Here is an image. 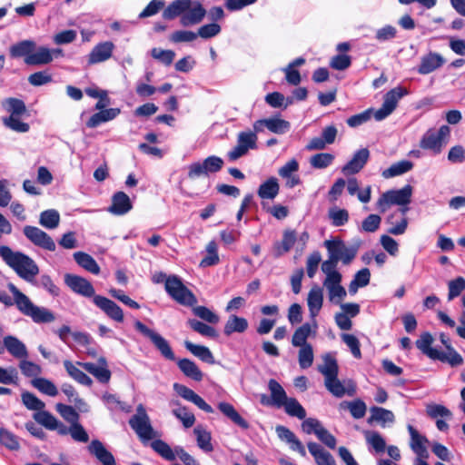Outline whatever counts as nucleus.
I'll return each mask as SVG.
<instances>
[{
	"mask_svg": "<svg viewBox=\"0 0 465 465\" xmlns=\"http://www.w3.org/2000/svg\"><path fill=\"white\" fill-rule=\"evenodd\" d=\"M135 329L143 336L147 337L153 346L158 350L161 355L170 361L175 360V355L170 346L169 341L155 331L148 328L140 321L134 322Z\"/></svg>",
	"mask_w": 465,
	"mask_h": 465,
	"instance_id": "6e6552de",
	"label": "nucleus"
},
{
	"mask_svg": "<svg viewBox=\"0 0 465 465\" xmlns=\"http://www.w3.org/2000/svg\"><path fill=\"white\" fill-rule=\"evenodd\" d=\"M133 208L130 197L124 192H117L112 197L108 211L114 215H124Z\"/></svg>",
	"mask_w": 465,
	"mask_h": 465,
	"instance_id": "393cba45",
	"label": "nucleus"
},
{
	"mask_svg": "<svg viewBox=\"0 0 465 465\" xmlns=\"http://www.w3.org/2000/svg\"><path fill=\"white\" fill-rule=\"evenodd\" d=\"M326 389L335 397L341 398L345 394L352 396L355 393V385L351 381L343 384L338 375L324 380Z\"/></svg>",
	"mask_w": 465,
	"mask_h": 465,
	"instance_id": "aec40b11",
	"label": "nucleus"
},
{
	"mask_svg": "<svg viewBox=\"0 0 465 465\" xmlns=\"http://www.w3.org/2000/svg\"><path fill=\"white\" fill-rule=\"evenodd\" d=\"M0 257L26 282H33L39 273V268L32 258L21 252H15L8 246H0Z\"/></svg>",
	"mask_w": 465,
	"mask_h": 465,
	"instance_id": "f03ea898",
	"label": "nucleus"
},
{
	"mask_svg": "<svg viewBox=\"0 0 465 465\" xmlns=\"http://www.w3.org/2000/svg\"><path fill=\"white\" fill-rule=\"evenodd\" d=\"M248 327L249 323L245 318L240 317L236 314H231L224 324L223 333L226 336H230L234 332L242 333L248 329Z\"/></svg>",
	"mask_w": 465,
	"mask_h": 465,
	"instance_id": "e433bc0d",
	"label": "nucleus"
},
{
	"mask_svg": "<svg viewBox=\"0 0 465 465\" xmlns=\"http://www.w3.org/2000/svg\"><path fill=\"white\" fill-rule=\"evenodd\" d=\"M296 241L297 236L295 232L292 230H285L283 232L282 240L275 242L273 245L274 256L281 257L284 253L288 252L292 248Z\"/></svg>",
	"mask_w": 465,
	"mask_h": 465,
	"instance_id": "4c0bfd02",
	"label": "nucleus"
},
{
	"mask_svg": "<svg viewBox=\"0 0 465 465\" xmlns=\"http://www.w3.org/2000/svg\"><path fill=\"white\" fill-rule=\"evenodd\" d=\"M299 169L300 163L294 158L290 159L279 168L278 174L284 181L286 188L292 189L302 183L301 178L298 174Z\"/></svg>",
	"mask_w": 465,
	"mask_h": 465,
	"instance_id": "f8f14e48",
	"label": "nucleus"
},
{
	"mask_svg": "<svg viewBox=\"0 0 465 465\" xmlns=\"http://www.w3.org/2000/svg\"><path fill=\"white\" fill-rule=\"evenodd\" d=\"M268 387L271 392L272 404L281 408L289 399L282 386L275 380H270Z\"/></svg>",
	"mask_w": 465,
	"mask_h": 465,
	"instance_id": "8fccbe9b",
	"label": "nucleus"
},
{
	"mask_svg": "<svg viewBox=\"0 0 465 465\" xmlns=\"http://www.w3.org/2000/svg\"><path fill=\"white\" fill-rule=\"evenodd\" d=\"M64 366L68 375L80 384L90 386L92 384V379L82 371L72 361L65 360L64 361Z\"/></svg>",
	"mask_w": 465,
	"mask_h": 465,
	"instance_id": "864d4df0",
	"label": "nucleus"
},
{
	"mask_svg": "<svg viewBox=\"0 0 465 465\" xmlns=\"http://www.w3.org/2000/svg\"><path fill=\"white\" fill-rule=\"evenodd\" d=\"M426 412L429 417L434 420L441 418L450 420L452 417L451 411L441 404H428L426 407Z\"/></svg>",
	"mask_w": 465,
	"mask_h": 465,
	"instance_id": "338daca9",
	"label": "nucleus"
},
{
	"mask_svg": "<svg viewBox=\"0 0 465 465\" xmlns=\"http://www.w3.org/2000/svg\"><path fill=\"white\" fill-rule=\"evenodd\" d=\"M4 348L15 358L22 360L28 357L25 344L18 338L7 335L3 339Z\"/></svg>",
	"mask_w": 465,
	"mask_h": 465,
	"instance_id": "bb28decb",
	"label": "nucleus"
},
{
	"mask_svg": "<svg viewBox=\"0 0 465 465\" xmlns=\"http://www.w3.org/2000/svg\"><path fill=\"white\" fill-rule=\"evenodd\" d=\"M33 386L44 394L54 397L58 394L56 386L48 379L35 378L32 381Z\"/></svg>",
	"mask_w": 465,
	"mask_h": 465,
	"instance_id": "e2e57ef3",
	"label": "nucleus"
},
{
	"mask_svg": "<svg viewBox=\"0 0 465 465\" xmlns=\"http://www.w3.org/2000/svg\"><path fill=\"white\" fill-rule=\"evenodd\" d=\"M363 434L370 451H373L376 454L384 452L386 450V441L379 432L365 430Z\"/></svg>",
	"mask_w": 465,
	"mask_h": 465,
	"instance_id": "ea45409f",
	"label": "nucleus"
},
{
	"mask_svg": "<svg viewBox=\"0 0 465 465\" xmlns=\"http://www.w3.org/2000/svg\"><path fill=\"white\" fill-rule=\"evenodd\" d=\"M8 289L13 294V298L5 292H0V302L5 305L15 304L22 314L30 317L35 323H49L55 320L54 314L50 310L34 304L15 284L9 283Z\"/></svg>",
	"mask_w": 465,
	"mask_h": 465,
	"instance_id": "f257e3e1",
	"label": "nucleus"
},
{
	"mask_svg": "<svg viewBox=\"0 0 465 465\" xmlns=\"http://www.w3.org/2000/svg\"><path fill=\"white\" fill-rule=\"evenodd\" d=\"M23 232L25 236L35 245L50 252L55 250L56 245L52 237L38 227L26 225Z\"/></svg>",
	"mask_w": 465,
	"mask_h": 465,
	"instance_id": "9b49d317",
	"label": "nucleus"
},
{
	"mask_svg": "<svg viewBox=\"0 0 465 465\" xmlns=\"http://www.w3.org/2000/svg\"><path fill=\"white\" fill-rule=\"evenodd\" d=\"M193 433L196 436L197 445L201 450L205 452H210L213 450L210 431L202 425H198L193 429Z\"/></svg>",
	"mask_w": 465,
	"mask_h": 465,
	"instance_id": "5fc2aeb1",
	"label": "nucleus"
},
{
	"mask_svg": "<svg viewBox=\"0 0 465 465\" xmlns=\"http://www.w3.org/2000/svg\"><path fill=\"white\" fill-rule=\"evenodd\" d=\"M445 63L444 58L437 53H429L420 59L418 72L420 74H428L441 67Z\"/></svg>",
	"mask_w": 465,
	"mask_h": 465,
	"instance_id": "cd10ccee",
	"label": "nucleus"
},
{
	"mask_svg": "<svg viewBox=\"0 0 465 465\" xmlns=\"http://www.w3.org/2000/svg\"><path fill=\"white\" fill-rule=\"evenodd\" d=\"M35 43L32 40H23L13 45H11L9 49V53L11 57L13 58H20L32 55L33 51L35 49Z\"/></svg>",
	"mask_w": 465,
	"mask_h": 465,
	"instance_id": "c03bdc74",
	"label": "nucleus"
},
{
	"mask_svg": "<svg viewBox=\"0 0 465 465\" xmlns=\"http://www.w3.org/2000/svg\"><path fill=\"white\" fill-rule=\"evenodd\" d=\"M218 410L234 424L243 430L249 429V423L236 411V409L229 402L221 401L218 403Z\"/></svg>",
	"mask_w": 465,
	"mask_h": 465,
	"instance_id": "c9c22d12",
	"label": "nucleus"
},
{
	"mask_svg": "<svg viewBox=\"0 0 465 465\" xmlns=\"http://www.w3.org/2000/svg\"><path fill=\"white\" fill-rule=\"evenodd\" d=\"M177 365L181 371L188 378H191L196 381L203 380V372L193 361L189 359H181L177 361Z\"/></svg>",
	"mask_w": 465,
	"mask_h": 465,
	"instance_id": "de8ad7c7",
	"label": "nucleus"
},
{
	"mask_svg": "<svg viewBox=\"0 0 465 465\" xmlns=\"http://www.w3.org/2000/svg\"><path fill=\"white\" fill-rule=\"evenodd\" d=\"M114 49V45L111 41H105L94 46L88 54V63L95 64L103 63L111 58Z\"/></svg>",
	"mask_w": 465,
	"mask_h": 465,
	"instance_id": "4be33fe9",
	"label": "nucleus"
},
{
	"mask_svg": "<svg viewBox=\"0 0 465 465\" xmlns=\"http://www.w3.org/2000/svg\"><path fill=\"white\" fill-rule=\"evenodd\" d=\"M206 255L205 257L201 261L200 266L201 267H210L217 264L220 261L219 255H218V247L217 243L214 241H211L208 242L206 246Z\"/></svg>",
	"mask_w": 465,
	"mask_h": 465,
	"instance_id": "bf43d9fd",
	"label": "nucleus"
},
{
	"mask_svg": "<svg viewBox=\"0 0 465 465\" xmlns=\"http://www.w3.org/2000/svg\"><path fill=\"white\" fill-rule=\"evenodd\" d=\"M34 420L48 430H54L57 425V419L48 411L42 410L34 414Z\"/></svg>",
	"mask_w": 465,
	"mask_h": 465,
	"instance_id": "774afa93",
	"label": "nucleus"
},
{
	"mask_svg": "<svg viewBox=\"0 0 465 465\" xmlns=\"http://www.w3.org/2000/svg\"><path fill=\"white\" fill-rule=\"evenodd\" d=\"M189 5L180 19V23L183 26L198 25L206 15V10L200 2L190 0Z\"/></svg>",
	"mask_w": 465,
	"mask_h": 465,
	"instance_id": "a211bd4d",
	"label": "nucleus"
},
{
	"mask_svg": "<svg viewBox=\"0 0 465 465\" xmlns=\"http://www.w3.org/2000/svg\"><path fill=\"white\" fill-rule=\"evenodd\" d=\"M342 275L338 277L325 278L323 280V287L328 292L329 301L334 304H341L346 298L347 292L341 285Z\"/></svg>",
	"mask_w": 465,
	"mask_h": 465,
	"instance_id": "2eb2a0df",
	"label": "nucleus"
},
{
	"mask_svg": "<svg viewBox=\"0 0 465 465\" xmlns=\"http://www.w3.org/2000/svg\"><path fill=\"white\" fill-rule=\"evenodd\" d=\"M408 431L411 436L410 446L416 457L429 458L427 448L428 439L420 434L419 431L411 425H408Z\"/></svg>",
	"mask_w": 465,
	"mask_h": 465,
	"instance_id": "b1692460",
	"label": "nucleus"
},
{
	"mask_svg": "<svg viewBox=\"0 0 465 465\" xmlns=\"http://www.w3.org/2000/svg\"><path fill=\"white\" fill-rule=\"evenodd\" d=\"M74 258L78 265L84 270L98 274L100 272V267L96 261L89 254L84 252H77L74 253Z\"/></svg>",
	"mask_w": 465,
	"mask_h": 465,
	"instance_id": "603ef678",
	"label": "nucleus"
},
{
	"mask_svg": "<svg viewBox=\"0 0 465 465\" xmlns=\"http://www.w3.org/2000/svg\"><path fill=\"white\" fill-rule=\"evenodd\" d=\"M406 94H408L407 89L401 86H397L387 92L381 107L374 112L375 120L382 121L387 118L395 110L399 101Z\"/></svg>",
	"mask_w": 465,
	"mask_h": 465,
	"instance_id": "9d476101",
	"label": "nucleus"
},
{
	"mask_svg": "<svg viewBox=\"0 0 465 465\" xmlns=\"http://www.w3.org/2000/svg\"><path fill=\"white\" fill-rule=\"evenodd\" d=\"M150 447L163 459L173 461L178 457V449L181 446H175L173 449L165 441L161 439L154 438L151 440Z\"/></svg>",
	"mask_w": 465,
	"mask_h": 465,
	"instance_id": "c85d7f7f",
	"label": "nucleus"
},
{
	"mask_svg": "<svg viewBox=\"0 0 465 465\" xmlns=\"http://www.w3.org/2000/svg\"><path fill=\"white\" fill-rule=\"evenodd\" d=\"M174 391L184 400L193 402L195 404L200 410L207 412L213 413V409L211 405H209L202 397H200L197 393H195L193 390L188 387L174 383L173 384Z\"/></svg>",
	"mask_w": 465,
	"mask_h": 465,
	"instance_id": "412c9836",
	"label": "nucleus"
},
{
	"mask_svg": "<svg viewBox=\"0 0 465 465\" xmlns=\"http://www.w3.org/2000/svg\"><path fill=\"white\" fill-rule=\"evenodd\" d=\"M258 134L259 132L254 129L239 133L236 145L227 153L229 160L236 161L246 155L250 150H255L257 148Z\"/></svg>",
	"mask_w": 465,
	"mask_h": 465,
	"instance_id": "0eeeda50",
	"label": "nucleus"
},
{
	"mask_svg": "<svg viewBox=\"0 0 465 465\" xmlns=\"http://www.w3.org/2000/svg\"><path fill=\"white\" fill-rule=\"evenodd\" d=\"M171 406L173 407V414L182 421L185 428H190L194 424L195 417L186 407L182 406L175 401H171Z\"/></svg>",
	"mask_w": 465,
	"mask_h": 465,
	"instance_id": "a18cd8bd",
	"label": "nucleus"
},
{
	"mask_svg": "<svg viewBox=\"0 0 465 465\" xmlns=\"http://www.w3.org/2000/svg\"><path fill=\"white\" fill-rule=\"evenodd\" d=\"M65 284L75 293L84 297L94 295V288L85 278L78 275L67 273L64 275Z\"/></svg>",
	"mask_w": 465,
	"mask_h": 465,
	"instance_id": "dca6fc26",
	"label": "nucleus"
},
{
	"mask_svg": "<svg viewBox=\"0 0 465 465\" xmlns=\"http://www.w3.org/2000/svg\"><path fill=\"white\" fill-rule=\"evenodd\" d=\"M252 128L259 133H262L266 128L272 133L282 134L290 130L291 124L280 117H271L255 121Z\"/></svg>",
	"mask_w": 465,
	"mask_h": 465,
	"instance_id": "ddd939ff",
	"label": "nucleus"
},
{
	"mask_svg": "<svg viewBox=\"0 0 465 465\" xmlns=\"http://www.w3.org/2000/svg\"><path fill=\"white\" fill-rule=\"evenodd\" d=\"M370 157V151L367 148H361L354 153L351 161H349L341 169L345 175L355 174L359 173L366 164Z\"/></svg>",
	"mask_w": 465,
	"mask_h": 465,
	"instance_id": "5701e85b",
	"label": "nucleus"
},
{
	"mask_svg": "<svg viewBox=\"0 0 465 465\" xmlns=\"http://www.w3.org/2000/svg\"><path fill=\"white\" fill-rule=\"evenodd\" d=\"M413 168V163L408 160L399 161L382 171L381 175L385 179L402 175Z\"/></svg>",
	"mask_w": 465,
	"mask_h": 465,
	"instance_id": "49530a36",
	"label": "nucleus"
},
{
	"mask_svg": "<svg viewBox=\"0 0 465 465\" xmlns=\"http://www.w3.org/2000/svg\"><path fill=\"white\" fill-rule=\"evenodd\" d=\"M94 303L112 320L117 322H124L123 310L112 300L101 295H95L94 296Z\"/></svg>",
	"mask_w": 465,
	"mask_h": 465,
	"instance_id": "6ab92c4d",
	"label": "nucleus"
},
{
	"mask_svg": "<svg viewBox=\"0 0 465 465\" xmlns=\"http://www.w3.org/2000/svg\"><path fill=\"white\" fill-rule=\"evenodd\" d=\"M394 420V414L391 411L381 407H372L371 408V417L368 422L377 421L384 427L387 423H393Z\"/></svg>",
	"mask_w": 465,
	"mask_h": 465,
	"instance_id": "3c124183",
	"label": "nucleus"
},
{
	"mask_svg": "<svg viewBox=\"0 0 465 465\" xmlns=\"http://www.w3.org/2000/svg\"><path fill=\"white\" fill-rule=\"evenodd\" d=\"M412 192L413 188L410 184L398 190H389L380 196L376 203V209L384 213L392 205L407 207L411 202Z\"/></svg>",
	"mask_w": 465,
	"mask_h": 465,
	"instance_id": "7ed1b4c3",
	"label": "nucleus"
},
{
	"mask_svg": "<svg viewBox=\"0 0 465 465\" xmlns=\"http://www.w3.org/2000/svg\"><path fill=\"white\" fill-rule=\"evenodd\" d=\"M322 364L318 366V371L324 376V380L338 375L339 366L335 356L331 353L322 355Z\"/></svg>",
	"mask_w": 465,
	"mask_h": 465,
	"instance_id": "a19ab883",
	"label": "nucleus"
},
{
	"mask_svg": "<svg viewBox=\"0 0 465 465\" xmlns=\"http://www.w3.org/2000/svg\"><path fill=\"white\" fill-rule=\"evenodd\" d=\"M166 292L178 303L191 306L196 303L197 300L193 293L183 285L176 275L168 277L165 284Z\"/></svg>",
	"mask_w": 465,
	"mask_h": 465,
	"instance_id": "423d86ee",
	"label": "nucleus"
},
{
	"mask_svg": "<svg viewBox=\"0 0 465 465\" xmlns=\"http://www.w3.org/2000/svg\"><path fill=\"white\" fill-rule=\"evenodd\" d=\"M60 223V214L54 209H49L40 213L39 223L46 229H55Z\"/></svg>",
	"mask_w": 465,
	"mask_h": 465,
	"instance_id": "6e6d98bb",
	"label": "nucleus"
},
{
	"mask_svg": "<svg viewBox=\"0 0 465 465\" xmlns=\"http://www.w3.org/2000/svg\"><path fill=\"white\" fill-rule=\"evenodd\" d=\"M184 346L192 354L199 358L201 361L210 364L214 363V357L208 347L197 345L189 341H184Z\"/></svg>",
	"mask_w": 465,
	"mask_h": 465,
	"instance_id": "09e8293b",
	"label": "nucleus"
},
{
	"mask_svg": "<svg viewBox=\"0 0 465 465\" xmlns=\"http://www.w3.org/2000/svg\"><path fill=\"white\" fill-rule=\"evenodd\" d=\"M324 246L328 251V255L338 262L341 261L343 264H350L355 258L357 250L354 247H347L341 239L326 240Z\"/></svg>",
	"mask_w": 465,
	"mask_h": 465,
	"instance_id": "1a4fd4ad",
	"label": "nucleus"
},
{
	"mask_svg": "<svg viewBox=\"0 0 465 465\" xmlns=\"http://www.w3.org/2000/svg\"><path fill=\"white\" fill-rule=\"evenodd\" d=\"M328 217L333 226L340 227L348 223L349 213L345 209L334 206L329 209Z\"/></svg>",
	"mask_w": 465,
	"mask_h": 465,
	"instance_id": "052dcab7",
	"label": "nucleus"
},
{
	"mask_svg": "<svg viewBox=\"0 0 465 465\" xmlns=\"http://www.w3.org/2000/svg\"><path fill=\"white\" fill-rule=\"evenodd\" d=\"M316 329L313 326V322L312 323L305 322L300 327H298L292 338V344L293 347H302L305 345H311L307 342V339L313 333H315Z\"/></svg>",
	"mask_w": 465,
	"mask_h": 465,
	"instance_id": "f704fd0d",
	"label": "nucleus"
},
{
	"mask_svg": "<svg viewBox=\"0 0 465 465\" xmlns=\"http://www.w3.org/2000/svg\"><path fill=\"white\" fill-rule=\"evenodd\" d=\"M307 446L317 465H336L332 455L325 450L324 448L320 444L315 442H308Z\"/></svg>",
	"mask_w": 465,
	"mask_h": 465,
	"instance_id": "473e14b6",
	"label": "nucleus"
},
{
	"mask_svg": "<svg viewBox=\"0 0 465 465\" xmlns=\"http://www.w3.org/2000/svg\"><path fill=\"white\" fill-rule=\"evenodd\" d=\"M89 452L94 455L103 465H115V460L113 454L108 451L104 444L94 440L88 446Z\"/></svg>",
	"mask_w": 465,
	"mask_h": 465,
	"instance_id": "c756f323",
	"label": "nucleus"
},
{
	"mask_svg": "<svg viewBox=\"0 0 465 465\" xmlns=\"http://www.w3.org/2000/svg\"><path fill=\"white\" fill-rule=\"evenodd\" d=\"M98 361L99 365L92 362H77V364L81 365L86 371L93 374L101 382H108L111 378V372L107 369L106 360L101 357Z\"/></svg>",
	"mask_w": 465,
	"mask_h": 465,
	"instance_id": "a878e982",
	"label": "nucleus"
},
{
	"mask_svg": "<svg viewBox=\"0 0 465 465\" xmlns=\"http://www.w3.org/2000/svg\"><path fill=\"white\" fill-rule=\"evenodd\" d=\"M408 210V207L401 208L388 215L386 223L390 225L388 229L389 233L392 235H401L406 232L408 227L406 213Z\"/></svg>",
	"mask_w": 465,
	"mask_h": 465,
	"instance_id": "f3484780",
	"label": "nucleus"
},
{
	"mask_svg": "<svg viewBox=\"0 0 465 465\" xmlns=\"http://www.w3.org/2000/svg\"><path fill=\"white\" fill-rule=\"evenodd\" d=\"M434 339L430 332H422L420 338L416 341V347L430 359L435 360L437 354L439 353V350L432 348L431 344L433 343Z\"/></svg>",
	"mask_w": 465,
	"mask_h": 465,
	"instance_id": "79ce46f5",
	"label": "nucleus"
},
{
	"mask_svg": "<svg viewBox=\"0 0 465 465\" xmlns=\"http://www.w3.org/2000/svg\"><path fill=\"white\" fill-rule=\"evenodd\" d=\"M450 134V129L447 125H442L438 130L430 129L422 135L420 146L434 155L440 154L449 142Z\"/></svg>",
	"mask_w": 465,
	"mask_h": 465,
	"instance_id": "20e7f679",
	"label": "nucleus"
},
{
	"mask_svg": "<svg viewBox=\"0 0 465 465\" xmlns=\"http://www.w3.org/2000/svg\"><path fill=\"white\" fill-rule=\"evenodd\" d=\"M278 437L288 443L292 450L298 451L302 457L306 456V450L295 434L284 426L276 427Z\"/></svg>",
	"mask_w": 465,
	"mask_h": 465,
	"instance_id": "7c9ffc66",
	"label": "nucleus"
},
{
	"mask_svg": "<svg viewBox=\"0 0 465 465\" xmlns=\"http://www.w3.org/2000/svg\"><path fill=\"white\" fill-rule=\"evenodd\" d=\"M323 305V290L318 285H313L308 292L307 306L313 326L317 329L316 317L319 315Z\"/></svg>",
	"mask_w": 465,
	"mask_h": 465,
	"instance_id": "4468645a",
	"label": "nucleus"
},
{
	"mask_svg": "<svg viewBox=\"0 0 465 465\" xmlns=\"http://www.w3.org/2000/svg\"><path fill=\"white\" fill-rule=\"evenodd\" d=\"M334 155L330 153H320L311 156L309 162L315 169H324L330 166L334 161Z\"/></svg>",
	"mask_w": 465,
	"mask_h": 465,
	"instance_id": "0e129e2a",
	"label": "nucleus"
},
{
	"mask_svg": "<svg viewBox=\"0 0 465 465\" xmlns=\"http://www.w3.org/2000/svg\"><path fill=\"white\" fill-rule=\"evenodd\" d=\"M437 356L438 357H436L435 360H439L442 362H448L451 366H460L463 363L462 357L451 347V345H448L447 352L440 351Z\"/></svg>",
	"mask_w": 465,
	"mask_h": 465,
	"instance_id": "13d9d810",
	"label": "nucleus"
},
{
	"mask_svg": "<svg viewBox=\"0 0 465 465\" xmlns=\"http://www.w3.org/2000/svg\"><path fill=\"white\" fill-rule=\"evenodd\" d=\"M371 278V272L369 269L363 268L357 272V273L354 275V278L350 282L349 285V292L351 294H355L359 288L364 287L369 284Z\"/></svg>",
	"mask_w": 465,
	"mask_h": 465,
	"instance_id": "4d7b16f0",
	"label": "nucleus"
},
{
	"mask_svg": "<svg viewBox=\"0 0 465 465\" xmlns=\"http://www.w3.org/2000/svg\"><path fill=\"white\" fill-rule=\"evenodd\" d=\"M121 113L119 108H109L94 114L86 122L88 128H95L100 124L115 119Z\"/></svg>",
	"mask_w": 465,
	"mask_h": 465,
	"instance_id": "72a5a7b5",
	"label": "nucleus"
},
{
	"mask_svg": "<svg viewBox=\"0 0 465 465\" xmlns=\"http://www.w3.org/2000/svg\"><path fill=\"white\" fill-rule=\"evenodd\" d=\"M279 192V182L276 177L272 176L260 184L257 194L262 200H273Z\"/></svg>",
	"mask_w": 465,
	"mask_h": 465,
	"instance_id": "2f4dec72",
	"label": "nucleus"
},
{
	"mask_svg": "<svg viewBox=\"0 0 465 465\" xmlns=\"http://www.w3.org/2000/svg\"><path fill=\"white\" fill-rule=\"evenodd\" d=\"M282 407L284 408L285 412L290 416L297 417L300 420H303L306 417L304 408L294 398H289Z\"/></svg>",
	"mask_w": 465,
	"mask_h": 465,
	"instance_id": "680f3d73",
	"label": "nucleus"
},
{
	"mask_svg": "<svg viewBox=\"0 0 465 465\" xmlns=\"http://www.w3.org/2000/svg\"><path fill=\"white\" fill-rule=\"evenodd\" d=\"M53 61L51 49L41 46L33 51L32 55L25 59V63L28 65H43Z\"/></svg>",
	"mask_w": 465,
	"mask_h": 465,
	"instance_id": "58836bf2",
	"label": "nucleus"
},
{
	"mask_svg": "<svg viewBox=\"0 0 465 465\" xmlns=\"http://www.w3.org/2000/svg\"><path fill=\"white\" fill-rule=\"evenodd\" d=\"M190 0H174L163 12V17L167 20H173L177 16L180 18L190 6Z\"/></svg>",
	"mask_w": 465,
	"mask_h": 465,
	"instance_id": "37998d69",
	"label": "nucleus"
},
{
	"mask_svg": "<svg viewBox=\"0 0 465 465\" xmlns=\"http://www.w3.org/2000/svg\"><path fill=\"white\" fill-rule=\"evenodd\" d=\"M0 444L11 450L20 448L19 438L5 428L0 429Z\"/></svg>",
	"mask_w": 465,
	"mask_h": 465,
	"instance_id": "69168bd1",
	"label": "nucleus"
},
{
	"mask_svg": "<svg viewBox=\"0 0 465 465\" xmlns=\"http://www.w3.org/2000/svg\"><path fill=\"white\" fill-rule=\"evenodd\" d=\"M129 424L143 443L159 436L152 427L149 416L142 404L137 407L136 414L130 419Z\"/></svg>",
	"mask_w": 465,
	"mask_h": 465,
	"instance_id": "39448f33",
	"label": "nucleus"
}]
</instances>
